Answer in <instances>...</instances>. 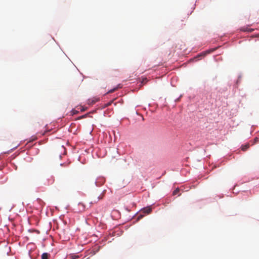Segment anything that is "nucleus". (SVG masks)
Returning a JSON list of instances; mask_svg holds the SVG:
<instances>
[{
	"instance_id": "5",
	"label": "nucleus",
	"mask_w": 259,
	"mask_h": 259,
	"mask_svg": "<svg viewBox=\"0 0 259 259\" xmlns=\"http://www.w3.org/2000/svg\"><path fill=\"white\" fill-rule=\"evenodd\" d=\"M249 147V144H247L242 146V150L243 151H246Z\"/></svg>"
},
{
	"instance_id": "10",
	"label": "nucleus",
	"mask_w": 259,
	"mask_h": 259,
	"mask_svg": "<svg viewBox=\"0 0 259 259\" xmlns=\"http://www.w3.org/2000/svg\"><path fill=\"white\" fill-rule=\"evenodd\" d=\"M86 116H87V115H82V116H81L79 117V119H81V118H84V117H85Z\"/></svg>"
},
{
	"instance_id": "7",
	"label": "nucleus",
	"mask_w": 259,
	"mask_h": 259,
	"mask_svg": "<svg viewBox=\"0 0 259 259\" xmlns=\"http://www.w3.org/2000/svg\"><path fill=\"white\" fill-rule=\"evenodd\" d=\"M180 191V189L179 188H177L174 192H173V195H177L179 192Z\"/></svg>"
},
{
	"instance_id": "13",
	"label": "nucleus",
	"mask_w": 259,
	"mask_h": 259,
	"mask_svg": "<svg viewBox=\"0 0 259 259\" xmlns=\"http://www.w3.org/2000/svg\"><path fill=\"white\" fill-rule=\"evenodd\" d=\"M97 101V100H95V101H94V100L92 101V104H94V103H95Z\"/></svg>"
},
{
	"instance_id": "8",
	"label": "nucleus",
	"mask_w": 259,
	"mask_h": 259,
	"mask_svg": "<svg viewBox=\"0 0 259 259\" xmlns=\"http://www.w3.org/2000/svg\"><path fill=\"white\" fill-rule=\"evenodd\" d=\"M78 257V255H71V258L72 259H76V258H77Z\"/></svg>"
},
{
	"instance_id": "4",
	"label": "nucleus",
	"mask_w": 259,
	"mask_h": 259,
	"mask_svg": "<svg viewBox=\"0 0 259 259\" xmlns=\"http://www.w3.org/2000/svg\"><path fill=\"white\" fill-rule=\"evenodd\" d=\"M121 88V87L120 84H119L116 87H115L114 89L110 90L108 92V93H112L114 92V91H116L118 89Z\"/></svg>"
},
{
	"instance_id": "15",
	"label": "nucleus",
	"mask_w": 259,
	"mask_h": 259,
	"mask_svg": "<svg viewBox=\"0 0 259 259\" xmlns=\"http://www.w3.org/2000/svg\"><path fill=\"white\" fill-rule=\"evenodd\" d=\"M80 110H81V111H84V108H82Z\"/></svg>"
},
{
	"instance_id": "1",
	"label": "nucleus",
	"mask_w": 259,
	"mask_h": 259,
	"mask_svg": "<svg viewBox=\"0 0 259 259\" xmlns=\"http://www.w3.org/2000/svg\"><path fill=\"white\" fill-rule=\"evenodd\" d=\"M103 197V194H100V195L98 194H94L91 198V203H97L99 200L102 199Z\"/></svg>"
},
{
	"instance_id": "6",
	"label": "nucleus",
	"mask_w": 259,
	"mask_h": 259,
	"mask_svg": "<svg viewBox=\"0 0 259 259\" xmlns=\"http://www.w3.org/2000/svg\"><path fill=\"white\" fill-rule=\"evenodd\" d=\"M78 113V111L76 110L75 109H72L71 111V115L76 114Z\"/></svg>"
},
{
	"instance_id": "14",
	"label": "nucleus",
	"mask_w": 259,
	"mask_h": 259,
	"mask_svg": "<svg viewBox=\"0 0 259 259\" xmlns=\"http://www.w3.org/2000/svg\"><path fill=\"white\" fill-rule=\"evenodd\" d=\"M110 105H111V103H110H110H108L107 104V105H106V106H109Z\"/></svg>"
},
{
	"instance_id": "3",
	"label": "nucleus",
	"mask_w": 259,
	"mask_h": 259,
	"mask_svg": "<svg viewBox=\"0 0 259 259\" xmlns=\"http://www.w3.org/2000/svg\"><path fill=\"white\" fill-rule=\"evenodd\" d=\"M50 256V255L48 253H43L41 255V259H48Z\"/></svg>"
},
{
	"instance_id": "11",
	"label": "nucleus",
	"mask_w": 259,
	"mask_h": 259,
	"mask_svg": "<svg viewBox=\"0 0 259 259\" xmlns=\"http://www.w3.org/2000/svg\"><path fill=\"white\" fill-rule=\"evenodd\" d=\"M254 143H256V142H257L258 141V139L257 138H255L254 139Z\"/></svg>"
},
{
	"instance_id": "9",
	"label": "nucleus",
	"mask_w": 259,
	"mask_h": 259,
	"mask_svg": "<svg viewBox=\"0 0 259 259\" xmlns=\"http://www.w3.org/2000/svg\"><path fill=\"white\" fill-rule=\"evenodd\" d=\"M143 217V215L141 214V215H139V216L138 217L137 219H138V220H140L141 219H142Z\"/></svg>"
},
{
	"instance_id": "12",
	"label": "nucleus",
	"mask_w": 259,
	"mask_h": 259,
	"mask_svg": "<svg viewBox=\"0 0 259 259\" xmlns=\"http://www.w3.org/2000/svg\"><path fill=\"white\" fill-rule=\"evenodd\" d=\"M147 81V78H145L144 79H143L142 82H146Z\"/></svg>"
},
{
	"instance_id": "2",
	"label": "nucleus",
	"mask_w": 259,
	"mask_h": 259,
	"mask_svg": "<svg viewBox=\"0 0 259 259\" xmlns=\"http://www.w3.org/2000/svg\"><path fill=\"white\" fill-rule=\"evenodd\" d=\"M152 211V208L150 207H147L143 209V212L144 213L149 214Z\"/></svg>"
}]
</instances>
